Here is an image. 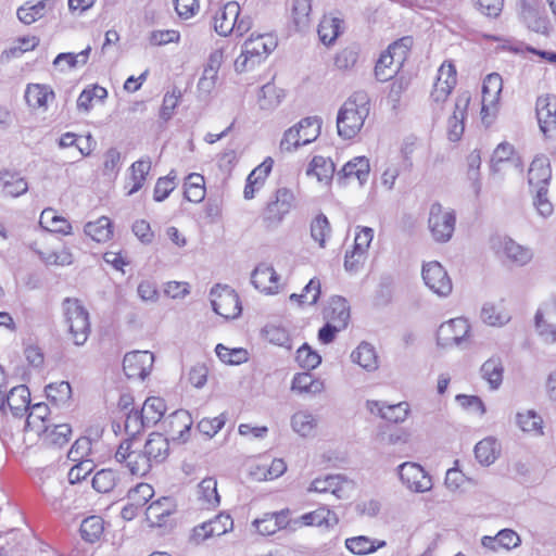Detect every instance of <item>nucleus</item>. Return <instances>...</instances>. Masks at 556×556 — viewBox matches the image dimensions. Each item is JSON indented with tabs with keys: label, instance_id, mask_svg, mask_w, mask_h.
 Masks as SVG:
<instances>
[{
	"label": "nucleus",
	"instance_id": "f257e3e1",
	"mask_svg": "<svg viewBox=\"0 0 556 556\" xmlns=\"http://www.w3.org/2000/svg\"><path fill=\"white\" fill-rule=\"evenodd\" d=\"M370 100L366 91L353 92L342 104L337 116V128L340 137L354 138L363 128L369 115Z\"/></svg>",
	"mask_w": 556,
	"mask_h": 556
},
{
	"label": "nucleus",
	"instance_id": "f03ea898",
	"mask_svg": "<svg viewBox=\"0 0 556 556\" xmlns=\"http://www.w3.org/2000/svg\"><path fill=\"white\" fill-rule=\"evenodd\" d=\"M276 47V42L269 36H251L242 46L241 54L235 61V70L238 73L253 70L260 64Z\"/></svg>",
	"mask_w": 556,
	"mask_h": 556
},
{
	"label": "nucleus",
	"instance_id": "7ed1b4c3",
	"mask_svg": "<svg viewBox=\"0 0 556 556\" xmlns=\"http://www.w3.org/2000/svg\"><path fill=\"white\" fill-rule=\"evenodd\" d=\"M62 307L68 332L76 345H83L90 333L89 313L77 299L66 298Z\"/></svg>",
	"mask_w": 556,
	"mask_h": 556
},
{
	"label": "nucleus",
	"instance_id": "20e7f679",
	"mask_svg": "<svg viewBox=\"0 0 556 556\" xmlns=\"http://www.w3.org/2000/svg\"><path fill=\"white\" fill-rule=\"evenodd\" d=\"M211 304L213 311L226 318H237L241 312V302L237 292L229 286L216 285L211 290Z\"/></svg>",
	"mask_w": 556,
	"mask_h": 556
},
{
	"label": "nucleus",
	"instance_id": "39448f33",
	"mask_svg": "<svg viewBox=\"0 0 556 556\" xmlns=\"http://www.w3.org/2000/svg\"><path fill=\"white\" fill-rule=\"evenodd\" d=\"M455 223L454 211H445L438 202L430 206L428 226L435 241H450L455 229Z\"/></svg>",
	"mask_w": 556,
	"mask_h": 556
},
{
	"label": "nucleus",
	"instance_id": "423d86ee",
	"mask_svg": "<svg viewBox=\"0 0 556 556\" xmlns=\"http://www.w3.org/2000/svg\"><path fill=\"white\" fill-rule=\"evenodd\" d=\"M154 355L149 351H132L123 359V370L128 379L144 380L151 372Z\"/></svg>",
	"mask_w": 556,
	"mask_h": 556
},
{
	"label": "nucleus",
	"instance_id": "0eeeda50",
	"mask_svg": "<svg viewBox=\"0 0 556 556\" xmlns=\"http://www.w3.org/2000/svg\"><path fill=\"white\" fill-rule=\"evenodd\" d=\"M470 326L464 318L443 323L437 331V343L441 348L459 346L467 338Z\"/></svg>",
	"mask_w": 556,
	"mask_h": 556
},
{
	"label": "nucleus",
	"instance_id": "6e6552de",
	"mask_svg": "<svg viewBox=\"0 0 556 556\" xmlns=\"http://www.w3.org/2000/svg\"><path fill=\"white\" fill-rule=\"evenodd\" d=\"M422 279L427 287L440 296L452 292V281L447 271L439 262H429L422 267Z\"/></svg>",
	"mask_w": 556,
	"mask_h": 556
},
{
	"label": "nucleus",
	"instance_id": "1a4fd4ad",
	"mask_svg": "<svg viewBox=\"0 0 556 556\" xmlns=\"http://www.w3.org/2000/svg\"><path fill=\"white\" fill-rule=\"evenodd\" d=\"M535 111L542 134L546 138H554L556 136V97L540 96L536 99Z\"/></svg>",
	"mask_w": 556,
	"mask_h": 556
},
{
	"label": "nucleus",
	"instance_id": "9d476101",
	"mask_svg": "<svg viewBox=\"0 0 556 556\" xmlns=\"http://www.w3.org/2000/svg\"><path fill=\"white\" fill-rule=\"evenodd\" d=\"M401 481L412 491L426 492L432 488L431 477L416 463H404L399 466Z\"/></svg>",
	"mask_w": 556,
	"mask_h": 556
},
{
	"label": "nucleus",
	"instance_id": "9b49d317",
	"mask_svg": "<svg viewBox=\"0 0 556 556\" xmlns=\"http://www.w3.org/2000/svg\"><path fill=\"white\" fill-rule=\"evenodd\" d=\"M354 484L342 475H328L325 478H316L312 481L308 491L318 493L330 492L337 498L349 497V491L353 490Z\"/></svg>",
	"mask_w": 556,
	"mask_h": 556
},
{
	"label": "nucleus",
	"instance_id": "f8f14e48",
	"mask_svg": "<svg viewBox=\"0 0 556 556\" xmlns=\"http://www.w3.org/2000/svg\"><path fill=\"white\" fill-rule=\"evenodd\" d=\"M30 392L25 384L13 387L9 393L0 397V410L5 413L9 408L13 416L22 417L29 409Z\"/></svg>",
	"mask_w": 556,
	"mask_h": 556
},
{
	"label": "nucleus",
	"instance_id": "ddd939ff",
	"mask_svg": "<svg viewBox=\"0 0 556 556\" xmlns=\"http://www.w3.org/2000/svg\"><path fill=\"white\" fill-rule=\"evenodd\" d=\"M521 18L527 27L535 33L547 35L549 30V21L541 10L538 0H523L521 3Z\"/></svg>",
	"mask_w": 556,
	"mask_h": 556
},
{
	"label": "nucleus",
	"instance_id": "4468645a",
	"mask_svg": "<svg viewBox=\"0 0 556 556\" xmlns=\"http://www.w3.org/2000/svg\"><path fill=\"white\" fill-rule=\"evenodd\" d=\"M471 96L468 91H464L457 96L453 115L448 118L447 135L453 142L458 141L465 129L464 121L467 115V109L470 103Z\"/></svg>",
	"mask_w": 556,
	"mask_h": 556
},
{
	"label": "nucleus",
	"instance_id": "2eb2a0df",
	"mask_svg": "<svg viewBox=\"0 0 556 556\" xmlns=\"http://www.w3.org/2000/svg\"><path fill=\"white\" fill-rule=\"evenodd\" d=\"M290 510L282 509L275 513H265L261 518L253 521L256 531L262 535H271L281 529H286L292 525L289 518Z\"/></svg>",
	"mask_w": 556,
	"mask_h": 556
},
{
	"label": "nucleus",
	"instance_id": "dca6fc26",
	"mask_svg": "<svg viewBox=\"0 0 556 556\" xmlns=\"http://www.w3.org/2000/svg\"><path fill=\"white\" fill-rule=\"evenodd\" d=\"M240 15V5L236 1L227 2L214 16V29L220 36H228L236 27Z\"/></svg>",
	"mask_w": 556,
	"mask_h": 556
},
{
	"label": "nucleus",
	"instance_id": "f3484780",
	"mask_svg": "<svg viewBox=\"0 0 556 556\" xmlns=\"http://www.w3.org/2000/svg\"><path fill=\"white\" fill-rule=\"evenodd\" d=\"M370 165L368 159L365 156H356L344 164V166L337 173V181L340 185H345L346 179L356 177L361 185H363L369 175Z\"/></svg>",
	"mask_w": 556,
	"mask_h": 556
},
{
	"label": "nucleus",
	"instance_id": "a211bd4d",
	"mask_svg": "<svg viewBox=\"0 0 556 556\" xmlns=\"http://www.w3.org/2000/svg\"><path fill=\"white\" fill-rule=\"evenodd\" d=\"M142 453L151 465L163 463L169 454V441L163 434L152 432L146 441Z\"/></svg>",
	"mask_w": 556,
	"mask_h": 556
},
{
	"label": "nucleus",
	"instance_id": "6ab92c4d",
	"mask_svg": "<svg viewBox=\"0 0 556 556\" xmlns=\"http://www.w3.org/2000/svg\"><path fill=\"white\" fill-rule=\"evenodd\" d=\"M535 328L544 341L556 342V302L544 312L542 309L536 312Z\"/></svg>",
	"mask_w": 556,
	"mask_h": 556
},
{
	"label": "nucleus",
	"instance_id": "aec40b11",
	"mask_svg": "<svg viewBox=\"0 0 556 556\" xmlns=\"http://www.w3.org/2000/svg\"><path fill=\"white\" fill-rule=\"evenodd\" d=\"M175 505L170 497H162L149 505L146 515L152 527H163L167 518L174 514Z\"/></svg>",
	"mask_w": 556,
	"mask_h": 556
},
{
	"label": "nucleus",
	"instance_id": "412c9836",
	"mask_svg": "<svg viewBox=\"0 0 556 556\" xmlns=\"http://www.w3.org/2000/svg\"><path fill=\"white\" fill-rule=\"evenodd\" d=\"M552 177L551 163L545 155L536 156L529 168L528 181L531 186H547Z\"/></svg>",
	"mask_w": 556,
	"mask_h": 556
},
{
	"label": "nucleus",
	"instance_id": "4be33fe9",
	"mask_svg": "<svg viewBox=\"0 0 556 556\" xmlns=\"http://www.w3.org/2000/svg\"><path fill=\"white\" fill-rule=\"evenodd\" d=\"M367 406L371 413L377 410L383 419L394 424L404 421L408 415V404L405 402L394 405H384L380 402H368Z\"/></svg>",
	"mask_w": 556,
	"mask_h": 556
},
{
	"label": "nucleus",
	"instance_id": "5701e85b",
	"mask_svg": "<svg viewBox=\"0 0 556 556\" xmlns=\"http://www.w3.org/2000/svg\"><path fill=\"white\" fill-rule=\"evenodd\" d=\"M30 412L27 415L24 430L35 432L37 435L46 432L48 427L47 417L50 413L49 406L45 403H37L29 406Z\"/></svg>",
	"mask_w": 556,
	"mask_h": 556
},
{
	"label": "nucleus",
	"instance_id": "b1692460",
	"mask_svg": "<svg viewBox=\"0 0 556 556\" xmlns=\"http://www.w3.org/2000/svg\"><path fill=\"white\" fill-rule=\"evenodd\" d=\"M39 224L43 229L50 232L68 235L72 230L70 222L59 216L52 207H47L41 212Z\"/></svg>",
	"mask_w": 556,
	"mask_h": 556
},
{
	"label": "nucleus",
	"instance_id": "393cba45",
	"mask_svg": "<svg viewBox=\"0 0 556 556\" xmlns=\"http://www.w3.org/2000/svg\"><path fill=\"white\" fill-rule=\"evenodd\" d=\"M293 525H304V526H316L321 527L325 526L327 528L333 527L338 523L337 516L327 509L326 507H320L314 511L304 514L301 516L299 520H292Z\"/></svg>",
	"mask_w": 556,
	"mask_h": 556
},
{
	"label": "nucleus",
	"instance_id": "a878e982",
	"mask_svg": "<svg viewBox=\"0 0 556 556\" xmlns=\"http://www.w3.org/2000/svg\"><path fill=\"white\" fill-rule=\"evenodd\" d=\"M351 359L367 371H374L378 368V356L375 348L365 341L359 343L356 350L352 352Z\"/></svg>",
	"mask_w": 556,
	"mask_h": 556
},
{
	"label": "nucleus",
	"instance_id": "bb28decb",
	"mask_svg": "<svg viewBox=\"0 0 556 556\" xmlns=\"http://www.w3.org/2000/svg\"><path fill=\"white\" fill-rule=\"evenodd\" d=\"M72 434V428L68 424L48 425L46 432L38 434L42 442L50 446L62 447L70 441Z\"/></svg>",
	"mask_w": 556,
	"mask_h": 556
},
{
	"label": "nucleus",
	"instance_id": "cd10ccee",
	"mask_svg": "<svg viewBox=\"0 0 556 556\" xmlns=\"http://www.w3.org/2000/svg\"><path fill=\"white\" fill-rule=\"evenodd\" d=\"M140 412L143 415L146 425L148 427H153L161 421L166 412L165 401L159 396H149L144 401Z\"/></svg>",
	"mask_w": 556,
	"mask_h": 556
},
{
	"label": "nucleus",
	"instance_id": "c85d7f7f",
	"mask_svg": "<svg viewBox=\"0 0 556 556\" xmlns=\"http://www.w3.org/2000/svg\"><path fill=\"white\" fill-rule=\"evenodd\" d=\"M53 98V90L46 85L29 84L25 90L26 103L34 109L46 108L49 99Z\"/></svg>",
	"mask_w": 556,
	"mask_h": 556
},
{
	"label": "nucleus",
	"instance_id": "c756f323",
	"mask_svg": "<svg viewBox=\"0 0 556 556\" xmlns=\"http://www.w3.org/2000/svg\"><path fill=\"white\" fill-rule=\"evenodd\" d=\"M336 172L334 163L331 159L316 155L311 161L306 170L307 175H315L320 182L329 184Z\"/></svg>",
	"mask_w": 556,
	"mask_h": 556
},
{
	"label": "nucleus",
	"instance_id": "7c9ffc66",
	"mask_svg": "<svg viewBox=\"0 0 556 556\" xmlns=\"http://www.w3.org/2000/svg\"><path fill=\"white\" fill-rule=\"evenodd\" d=\"M0 184L3 192L14 198L24 194L28 190V184L23 177L7 170L0 173Z\"/></svg>",
	"mask_w": 556,
	"mask_h": 556
},
{
	"label": "nucleus",
	"instance_id": "2f4dec72",
	"mask_svg": "<svg viewBox=\"0 0 556 556\" xmlns=\"http://www.w3.org/2000/svg\"><path fill=\"white\" fill-rule=\"evenodd\" d=\"M84 231L97 242H105L113 235L112 222L109 217L102 216L96 222H89L85 225Z\"/></svg>",
	"mask_w": 556,
	"mask_h": 556
},
{
	"label": "nucleus",
	"instance_id": "473e14b6",
	"mask_svg": "<svg viewBox=\"0 0 556 556\" xmlns=\"http://www.w3.org/2000/svg\"><path fill=\"white\" fill-rule=\"evenodd\" d=\"M346 548L355 555H366L386 546L384 541H375L368 536L359 535L345 540Z\"/></svg>",
	"mask_w": 556,
	"mask_h": 556
},
{
	"label": "nucleus",
	"instance_id": "72a5a7b5",
	"mask_svg": "<svg viewBox=\"0 0 556 556\" xmlns=\"http://www.w3.org/2000/svg\"><path fill=\"white\" fill-rule=\"evenodd\" d=\"M291 390L300 393L316 394L324 390V382L319 379H314L308 371L300 372L293 377Z\"/></svg>",
	"mask_w": 556,
	"mask_h": 556
},
{
	"label": "nucleus",
	"instance_id": "f704fd0d",
	"mask_svg": "<svg viewBox=\"0 0 556 556\" xmlns=\"http://www.w3.org/2000/svg\"><path fill=\"white\" fill-rule=\"evenodd\" d=\"M482 378L485 379L492 390L498 389L503 381L504 367L500 358H490L481 366Z\"/></svg>",
	"mask_w": 556,
	"mask_h": 556
},
{
	"label": "nucleus",
	"instance_id": "c9c22d12",
	"mask_svg": "<svg viewBox=\"0 0 556 556\" xmlns=\"http://www.w3.org/2000/svg\"><path fill=\"white\" fill-rule=\"evenodd\" d=\"M400 67L401 65L395 62L394 56L386 51L380 55L376 63L375 76L379 81H388L393 78Z\"/></svg>",
	"mask_w": 556,
	"mask_h": 556
},
{
	"label": "nucleus",
	"instance_id": "e433bc0d",
	"mask_svg": "<svg viewBox=\"0 0 556 556\" xmlns=\"http://www.w3.org/2000/svg\"><path fill=\"white\" fill-rule=\"evenodd\" d=\"M503 251L510 262L519 266L528 264L532 258V252L529 249L523 248L511 239L504 241Z\"/></svg>",
	"mask_w": 556,
	"mask_h": 556
},
{
	"label": "nucleus",
	"instance_id": "4c0bfd02",
	"mask_svg": "<svg viewBox=\"0 0 556 556\" xmlns=\"http://www.w3.org/2000/svg\"><path fill=\"white\" fill-rule=\"evenodd\" d=\"M516 422L523 432H533L535 435H543V419L536 412L530 409L516 415Z\"/></svg>",
	"mask_w": 556,
	"mask_h": 556
},
{
	"label": "nucleus",
	"instance_id": "58836bf2",
	"mask_svg": "<svg viewBox=\"0 0 556 556\" xmlns=\"http://www.w3.org/2000/svg\"><path fill=\"white\" fill-rule=\"evenodd\" d=\"M104 530V521L99 516H90L83 520L80 525L81 538L90 543L98 541Z\"/></svg>",
	"mask_w": 556,
	"mask_h": 556
},
{
	"label": "nucleus",
	"instance_id": "ea45409f",
	"mask_svg": "<svg viewBox=\"0 0 556 556\" xmlns=\"http://www.w3.org/2000/svg\"><path fill=\"white\" fill-rule=\"evenodd\" d=\"M45 392L48 400L56 406L66 404L72 397V387L67 381L50 383L46 387Z\"/></svg>",
	"mask_w": 556,
	"mask_h": 556
},
{
	"label": "nucleus",
	"instance_id": "a19ab883",
	"mask_svg": "<svg viewBox=\"0 0 556 556\" xmlns=\"http://www.w3.org/2000/svg\"><path fill=\"white\" fill-rule=\"evenodd\" d=\"M311 11L312 0H292V21L298 30L308 27Z\"/></svg>",
	"mask_w": 556,
	"mask_h": 556
},
{
	"label": "nucleus",
	"instance_id": "79ce46f5",
	"mask_svg": "<svg viewBox=\"0 0 556 556\" xmlns=\"http://www.w3.org/2000/svg\"><path fill=\"white\" fill-rule=\"evenodd\" d=\"M274 267L268 265H258L251 275L252 285L264 292L274 293L278 289V286H269L268 278L273 277Z\"/></svg>",
	"mask_w": 556,
	"mask_h": 556
},
{
	"label": "nucleus",
	"instance_id": "37998d69",
	"mask_svg": "<svg viewBox=\"0 0 556 556\" xmlns=\"http://www.w3.org/2000/svg\"><path fill=\"white\" fill-rule=\"evenodd\" d=\"M282 96L274 84H266L260 89L258 105L262 110H273L279 105Z\"/></svg>",
	"mask_w": 556,
	"mask_h": 556
},
{
	"label": "nucleus",
	"instance_id": "c03bdc74",
	"mask_svg": "<svg viewBox=\"0 0 556 556\" xmlns=\"http://www.w3.org/2000/svg\"><path fill=\"white\" fill-rule=\"evenodd\" d=\"M328 317L340 325V327H346L350 319V306L342 296H333L330 302V313Z\"/></svg>",
	"mask_w": 556,
	"mask_h": 556
},
{
	"label": "nucleus",
	"instance_id": "a18cd8bd",
	"mask_svg": "<svg viewBox=\"0 0 556 556\" xmlns=\"http://www.w3.org/2000/svg\"><path fill=\"white\" fill-rule=\"evenodd\" d=\"M150 169H151V161L149 159L148 160H139L130 166V170H131L130 179L132 181V186L128 191L129 195L138 192L142 188V186L146 181V177L149 174Z\"/></svg>",
	"mask_w": 556,
	"mask_h": 556
},
{
	"label": "nucleus",
	"instance_id": "49530a36",
	"mask_svg": "<svg viewBox=\"0 0 556 556\" xmlns=\"http://www.w3.org/2000/svg\"><path fill=\"white\" fill-rule=\"evenodd\" d=\"M502 88L503 80L501 75L497 73L489 74L482 86V98L484 102H489L491 104L495 103L498 100Z\"/></svg>",
	"mask_w": 556,
	"mask_h": 556
},
{
	"label": "nucleus",
	"instance_id": "de8ad7c7",
	"mask_svg": "<svg viewBox=\"0 0 556 556\" xmlns=\"http://www.w3.org/2000/svg\"><path fill=\"white\" fill-rule=\"evenodd\" d=\"M475 456L482 465L493 464L496 459V441L488 438L478 442L475 446Z\"/></svg>",
	"mask_w": 556,
	"mask_h": 556
},
{
	"label": "nucleus",
	"instance_id": "09e8293b",
	"mask_svg": "<svg viewBox=\"0 0 556 556\" xmlns=\"http://www.w3.org/2000/svg\"><path fill=\"white\" fill-rule=\"evenodd\" d=\"M296 126L301 129L302 144H308L319 136L321 121L317 116L305 117Z\"/></svg>",
	"mask_w": 556,
	"mask_h": 556
},
{
	"label": "nucleus",
	"instance_id": "8fccbe9b",
	"mask_svg": "<svg viewBox=\"0 0 556 556\" xmlns=\"http://www.w3.org/2000/svg\"><path fill=\"white\" fill-rule=\"evenodd\" d=\"M215 352L218 358L228 365H240L248 361V351L241 348L228 349L224 344H217Z\"/></svg>",
	"mask_w": 556,
	"mask_h": 556
},
{
	"label": "nucleus",
	"instance_id": "3c124183",
	"mask_svg": "<svg viewBox=\"0 0 556 556\" xmlns=\"http://www.w3.org/2000/svg\"><path fill=\"white\" fill-rule=\"evenodd\" d=\"M175 424L182 425L184 429L179 431L178 437H173V440H180L181 442H186V434L189 433L192 425L189 414L182 409L176 410L164 420V425H167V427L172 430L174 429Z\"/></svg>",
	"mask_w": 556,
	"mask_h": 556
},
{
	"label": "nucleus",
	"instance_id": "603ef678",
	"mask_svg": "<svg viewBox=\"0 0 556 556\" xmlns=\"http://www.w3.org/2000/svg\"><path fill=\"white\" fill-rule=\"evenodd\" d=\"M291 425L293 430L302 437H308L316 427V419L306 412H298L292 416Z\"/></svg>",
	"mask_w": 556,
	"mask_h": 556
},
{
	"label": "nucleus",
	"instance_id": "864d4df0",
	"mask_svg": "<svg viewBox=\"0 0 556 556\" xmlns=\"http://www.w3.org/2000/svg\"><path fill=\"white\" fill-rule=\"evenodd\" d=\"M117 473L112 469H101L92 478V486L99 493H108L114 489Z\"/></svg>",
	"mask_w": 556,
	"mask_h": 556
},
{
	"label": "nucleus",
	"instance_id": "5fc2aeb1",
	"mask_svg": "<svg viewBox=\"0 0 556 556\" xmlns=\"http://www.w3.org/2000/svg\"><path fill=\"white\" fill-rule=\"evenodd\" d=\"M200 498L210 506L219 505L220 498L217 492V482L214 478H204L198 485Z\"/></svg>",
	"mask_w": 556,
	"mask_h": 556
},
{
	"label": "nucleus",
	"instance_id": "6e6d98bb",
	"mask_svg": "<svg viewBox=\"0 0 556 556\" xmlns=\"http://www.w3.org/2000/svg\"><path fill=\"white\" fill-rule=\"evenodd\" d=\"M263 333L270 343L291 350V339L283 327L269 324L265 326Z\"/></svg>",
	"mask_w": 556,
	"mask_h": 556
},
{
	"label": "nucleus",
	"instance_id": "4d7b16f0",
	"mask_svg": "<svg viewBox=\"0 0 556 556\" xmlns=\"http://www.w3.org/2000/svg\"><path fill=\"white\" fill-rule=\"evenodd\" d=\"M340 24L341 21L339 18H325L320 22L318 36L324 45H331L334 42L341 31Z\"/></svg>",
	"mask_w": 556,
	"mask_h": 556
},
{
	"label": "nucleus",
	"instance_id": "13d9d810",
	"mask_svg": "<svg viewBox=\"0 0 556 556\" xmlns=\"http://www.w3.org/2000/svg\"><path fill=\"white\" fill-rule=\"evenodd\" d=\"M331 228L328 218L324 214L317 215L311 224V236L320 248H325L326 238L330 233Z\"/></svg>",
	"mask_w": 556,
	"mask_h": 556
},
{
	"label": "nucleus",
	"instance_id": "bf43d9fd",
	"mask_svg": "<svg viewBox=\"0 0 556 556\" xmlns=\"http://www.w3.org/2000/svg\"><path fill=\"white\" fill-rule=\"evenodd\" d=\"M296 362L300 367L312 370L320 364L321 357L317 352L313 351L307 343H304L296 351Z\"/></svg>",
	"mask_w": 556,
	"mask_h": 556
},
{
	"label": "nucleus",
	"instance_id": "052dcab7",
	"mask_svg": "<svg viewBox=\"0 0 556 556\" xmlns=\"http://www.w3.org/2000/svg\"><path fill=\"white\" fill-rule=\"evenodd\" d=\"M48 2L49 0H40L29 8L21 7L17 10L18 20L26 25L33 24L45 15Z\"/></svg>",
	"mask_w": 556,
	"mask_h": 556
},
{
	"label": "nucleus",
	"instance_id": "680f3d73",
	"mask_svg": "<svg viewBox=\"0 0 556 556\" xmlns=\"http://www.w3.org/2000/svg\"><path fill=\"white\" fill-rule=\"evenodd\" d=\"M414 39L412 36H404L399 40L391 43L388 48V52L394 56L395 62L402 66L406 56L413 46Z\"/></svg>",
	"mask_w": 556,
	"mask_h": 556
},
{
	"label": "nucleus",
	"instance_id": "e2e57ef3",
	"mask_svg": "<svg viewBox=\"0 0 556 556\" xmlns=\"http://www.w3.org/2000/svg\"><path fill=\"white\" fill-rule=\"evenodd\" d=\"M358 60V48L350 46L341 50L334 59L337 68L348 71L354 67Z\"/></svg>",
	"mask_w": 556,
	"mask_h": 556
},
{
	"label": "nucleus",
	"instance_id": "0e129e2a",
	"mask_svg": "<svg viewBox=\"0 0 556 556\" xmlns=\"http://www.w3.org/2000/svg\"><path fill=\"white\" fill-rule=\"evenodd\" d=\"M144 428H149L146 425V420L143 419V415L138 409H131L126 417L125 420V431L130 438L136 439V435L139 434Z\"/></svg>",
	"mask_w": 556,
	"mask_h": 556
},
{
	"label": "nucleus",
	"instance_id": "69168bd1",
	"mask_svg": "<svg viewBox=\"0 0 556 556\" xmlns=\"http://www.w3.org/2000/svg\"><path fill=\"white\" fill-rule=\"evenodd\" d=\"M481 318L490 326H503L510 319L508 314L497 311L493 304L483 305Z\"/></svg>",
	"mask_w": 556,
	"mask_h": 556
},
{
	"label": "nucleus",
	"instance_id": "338daca9",
	"mask_svg": "<svg viewBox=\"0 0 556 556\" xmlns=\"http://www.w3.org/2000/svg\"><path fill=\"white\" fill-rule=\"evenodd\" d=\"M226 422L225 414H220L214 418H203L198 422V430L206 435L208 439H212L224 426Z\"/></svg>",
	"mask_w": 556,
	"mask_h": 556
},
{
	"label": "nucleus",
	"instance_id": "774afa93",
	"mask_svg": "<svg viewBox=\"0 0 556 556\" xmlns=\"http://www.w3.org/2000/svg\"><path fill=\"white\" fill-rule=\"evenodd\" d=\"M257 470L260 472H253V475L258 480H271L280 477L287 470V465L282 459L277 458L271 462L269 467H257Z\"/></svg>",
	"mask_w": 556,
	"mask_h": 556
}]
</instances>
